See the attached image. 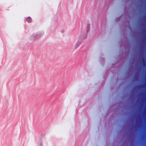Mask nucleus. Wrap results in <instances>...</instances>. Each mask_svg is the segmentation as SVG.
<instances>
[{"label": "nucleus", "instance_id": "nucleus-1", "mask_svg": "<svg viewBox=\"0 0 146 146\" xmlns=\"http://www.w3.org/2000/svg\"><path fill=\"white\" fill-rule=\"evenodd\" d=\"M26 20L28 22L30 23L32 21V19L30 17H28L27 18Z\"/></svg>", "mask_w": 146, "mask_h": 146}, {"label": "nucleus", "instance_id": "nucleus-2", "mask_svg": "<svg viewBox=\"0 0 146 146\" xmlns=\"http://www.w3.org/2000/svg\"><path fill=\"white\" fill-rule=\"evenodd\" d=\"M90 26V24H88L87 25V28H88L87 30H88L89 31V30Z\"/></svg>", "mask_w": 146, "mask_h": 146}]
</instances>
